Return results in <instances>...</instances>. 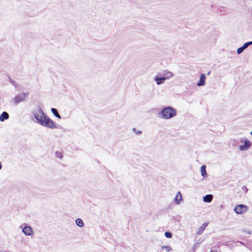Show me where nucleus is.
<instances>
[{
  "mask_svg": "<svg viewBox=\"0 0 252 252\" xmlns=\"http://www.w3.org/2000/svg\"><path fill=\"white\" fill-rule=\"evenodd\" d=\"M23 100L22 99H21L20 97L19 96H16L15 98V102L17 103H18L20 102H21Z\"/></svg>",
  "mask_w": 252,
  "mask_h": 252,
  "instance_id": "16",
  "label": "nucleus"
},
{
  "mask_svg": "<svg viewBox=\"0 0 252 252\" xmlns=\"http://www.w3.org/2000/svg\"><path fill=\"white\" fill-rule=\"evenodd\" d=\"M251 134L252 135V131H251Z\"/></svg>",
  "mask_w": 252,
  "mask_h": 252,
  "instance_id": "23",
  "label": "nucleus"
},
{
  "mask_svg": "<svg viewBox=\"0 0 252 252\" xmlns=\"http://www.w3.org/2000/svg\"><path fill=\"white\" fill-rule=\"evenodd\" d=\"M252 44V41L246 42L243 44V45L242 46L243 49H246L249 45Z\"/></svg>",
  "mask_w": 252,
  "mask_h": 252,
  "instance_id": "15",
  "label": "nucleus"
},
{
  "mask_svg": "<svg viewBox=\"0 0 252 252\" xmlns=\"http://www.w3.org/2000/svg\"><path fill=\"white\" fill-rule=\"evenodd\" d=\"M182 200V194L180 192H178L176 195L175 201L177 203H179L180 201Z\"/></svg>",
  "mask_w": 252,
  "mask_h": 252,
  "instance_id": "10",
  "label": "nucleus"
},
{
  "mask_svg": "<svg viewBox=\"0 0 252 252\" xmlns=\"http://www.w3.org/2000/svg\"><path fill=\"white\" fill-rule=\"evenodd\" d=\"M251 145V143L249 141L246 140L244 142V145H241L239 148L241 150H245L249 148Z\"/></svg>",
  "mask_w": 252,
  "mask_h": 252,
  "instance_id": "6",
  "label": "nucleus"
},
{
  "mask_svg": "<svg viewBox=\"0 0 252 252\" xmlns=\"http://www.w3.org/2000/svg\"><path fill=\"white\" fill-rule=\"evenodd\" d=\"M162 117L164 119H170L176 116V110L171 107H166L163 109L161 111Z\"/></svg>",
  "mask_w": 252,
  "mask_h": 252,
  "instance_id": "2",
  "label": "nucleus"
},
{
  "mask_svg": "<svg viewBox=\"0 0 252 252\" xmlns=\"http://www.w3.org/2000/svg\"><path fill=\"white\" fill-rule=\"evenodd\" d=\"M76 223L79 227H82L84 225L83 222L81 219H77L76 220Z\"/></svg>",
  "mask_w": 252,
  "mask_h": 252,
  "instance_id": "12",
  "label": "nucleus"
},
{
  "mask_svg": "<svg viewBox=\"0 0 252 252\" xmlns=\"http://www.w3.org/2000/svg\"><path fill=\"white\" fill-rule=\"evenodd\" d=\"M207 225H208L207 223H203L200 228V229H199L200 232H203V230L205 229V228L207 227Z\"/></svg>",
  "mask_w": 252,
  "mask_h": 252,
  "instance_id": "14",
  "label": "nucleus"
},
{
  "mask_svg": "<svg viewBox=\"0 0 252 252\" xmlns=\"http://www.w3.org/2000/svg\"><path fill=\"white\" fill-rule=\"evenodd\" d=\"M162 249H165L167 251H170L171 250V248L168 246H162Z\"/></svg>",
  "mask_w": 252,
  "mask_h": 252,
  "instance_id": "17",
  "label": "nucleus"
},
{
  "mask_svg": "<svg viewBox=\"0 0 252 252\" xmlns=\"http://www.w3.org/2000/svg\"><path fill=\"white\" fill-rule=\"evenodd\" d=\"M56 155L59 158H62V154L60 152H56Z\"/></svg>",
  "mask_w": 252,
  "mask_h": 252,
  "instance_id": "19",
  "label": "nucleus"
},
{
  "mask_svg": "<svg viewBox=\"0 0 252 252\" xmlns=\"http://www.w3.org/2000/svg\"><path fill=\"white\" fill-rule=\"evenodd\" d=\"M51 111L53 113V114L56 116L59 119H60L61 118V116L59 114L58 112V111L55 108H52L51 109Z\"/></svg>",
  "mask_w": 252,
  "mask_h": 252,
  "instance_id": "13",
  "label": "nucleus"
},
{
  "mask_svg": "<svg viewBox=\"0 0 252 252\" xmlns=\"http://www.w3.org/2000/svg\"><path fill=\"white\" fill-rule=\"evenodd\" d=\"M22 231L26 235H31L33 233V230L30 226L24 227L22 229Z\"/></svg>",
  "mask_w": 252,
  "mask_h": 252,
  "instance_id": "4",
  "label": "nucleus"
},
{
  "mask_svg": "<svg viewBox=\"0 0 252 252\" xmlns=\"http://www.w3.org/2000/svg\"><path fill=\"white\" fill-rule=\"evenodd\" d=\"M248 210V207L245 205H237L234 208V211L238 214H243Z\"/></svg>",
  "mask_w": 252,
  "mask_h": 252,
  "instance_id": "3",
  "label": "nucleus"
},
{
  "mask_svg": "<svg viewBox=\"0 0 252 252\" xmlns=\"http://www.w3.org/2000/svg\"><path fill=\"white\" fill-rule=\"evenodd\" d=\"M206 76L204 74H202L200 76L199 81L197 83V85L198 86H203L205 83Z\"/></svg>",
  "mask_w": 252,
  "mask_h": 252,
  "instance_id": "5",
  "label": "nucleus"
},
{
  "mask_svg": "<svg viewBox=\"0 0 252 252\" xmlns=\"http://www.w3.org/2000/svg\"><path fill=\"white\" fill-rule=\"evenodd\" d=\"M1 168H2V165H1V162H0V170L1 169Z\"/></svg>",
  "mask_w": 252,
  "mask_h": 252,
  "instance_id": "21",
  "label": "nucleus"
},
{
  "mask_svg": "<svg viewBox=\"0 0 252 252\" xmlns=\"http://www.w3.org/2000/svg\"><path fill=\"white\" fill-rule=\"evenodd\" d=\"M9 114L6 112H3L0 116V120L3 121L9 118Z\"/></svg>",
  "mask_w": 252,
  "mask_h": 252,
  "instance_id": "7",
  "label": "nucleus"
},
{
  "mask_svg": "<svg viewBox=\"0 0 252 252\" xmlns=\"http://www.w3.org/2000/svg\"><path fill=\"white\" fill-rule=\"evenodd\" d=\"M213 196L211 194L206 195L203 197V201L206 202H210L212 200Z\"/></svg>",
  "mask_w": 252,
  "mask_h": 252,
  "instance_id": "8",
  "label": "nucleus"
},
{
  "mask_svg": "<svg viewBox=\"0 0 252 252\" xmlns=\"http://www.w3.org/2000/svg\"><path fill=\"white\" fill-rule=\"evenodd\" d=\"M165 79H166L165 77H156L155 78V80L158 84H161L163 83L164 82V81L165 80Z\"/></svg>",
  "mask_w": 252,
  "mask_h": 252,
  "instance_id": "9",
  "label": "nucleus"
},
{
  "mask_svg": "<svg viewBox=\"0 0 252 252\" xmlns=\"http://www.w3.org/2000/svg\"><path fill=\"white\" fill-rule=\"evenodd\" d=\"M200 171L201 173V175L203 177H205L206 176L207 173L206 171V166L205 165H203L201 167Z\"/></svg>",
  "mask_w": 252,
  "mask_h": 252,
  "instance_id": "11",
  "label": "nucleus"
},
{
  "mask_svg": "<svg viewBox=\"0 0 252 252\" xmlns=\"http://www.w3.org/2000/svg\"><path fill=\"white\" fill-rule=\"evenodd\" d=\"M244 50V49H243L242 47H240L237 49V52L238 54H240Z\"/></svg>",
  "mask_w": 252,
  "mask_h": 252,
  "instance_id": "20",
  "label": "nucleus"
},
{
  "mask_svg": "<svg viewBox=\"0 0 252 252\" xmlns=\"http://www.w3.org/2000/svg\"><path fill=\"white\" fill-rule=\"evenodd\" d=\"M210 252H217L216 251H211Z\"/></svg>",
  "mask_w": 252,
  "mask_h": 252,
  "instance_id": "22",
  "label": "nucleus"
},
{
  "mask_svg": "<svg viewBox=\"0 0 252 252\" xmlns=\"http://www.w3.org/2000/svg\"><path fill=\"white\" fill-rule=\"evenodd\" d=\"M165 235L167 238H170L172 236V234L171 232H166L165 233Z\"/></svg>",
  "mask_w": 252,
  "mask_h": 252,
  "instance_id": "18",
  "label": "nucleus"
},
{
  "mask_svg": "<svg viewBox=\"0 0 252 252\" xmlns=\"http://www.w3.org/2000/svg\"><path fill=\"white\" fill-rule=\"evenodd\" d=\"M34 116L38 122L43 126L50 129L57 128L56 124L48 116L45 115L42 110L35 113Z\"/></svg>",
  "mask_w": 252,
  "mask_h": 252,
  "instance_id": "1",
  "label": "nucleus"
}]
</instances>
